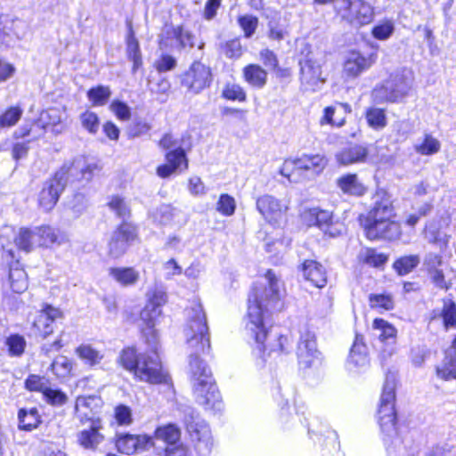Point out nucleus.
Returning a JSON list of instances; mask_svg holds the SVG:
<instances>
[{"label":"nucleus","instance_id":"nucleus-1","mask_svg":"<svg viewBox=\"0 0 456 456\" xmlns=\"http://www.w3.org/2000/svg\"><path fill=\"white\" fill-rule=\"evenodd\" d=\"M167 302V293L161 288H153L147 292L146 303L139 314V333L142 342L150 348L141 352L135 345H127L118 354V367L128 372L135 381L150 385H172V379L160 356L159 333L156 328L158 319L163 316L162 307Z\"/></svg>","mask_w":456,"mask_h":456},{"label":"nucleus","instance_id":"nucleus-2","mask_svg":"<svg viewBox=\"0 0 456 456\" xmlns=\"http://www.w3.org/2000/svg\"><path fill=\"white\" fill-rule=\"evenodd\" d=\"M267 285L252 284L247 298L246 326L249 337L255 342L261 357L273 354L281 355L291 351L294 339L289 334H273L265 325V319L273 312L285 308L283 300L285 288L280 287V280L273 270L267 269L264 274Z\"/></svg>","mask_w":456,"mask_h":456},{"label":"nucleus","instance_id":"nucleus-3","mask_svg":"<svg viewBox=\"0 0 456 456\" xmlns=\"http://www.w3.org/2000/svg\"><path fill=\"white\" fill-rule=\"evenodd\" d=\"M185 312L187 319L184 331L187 344L192 350L189 365L193 393L206 410H214L222 403V396L210 369L200 358V354L208 353L211 349L207 314L197 299L190 302Z\"/></svg>","mask_w":456,"mask_h":456},{"label":"nucleus","instance_id":"nucleus-4","mask_svg":"<svg viewBox=\"0 0 456 456\" xmlns=\"http://www.w3.org/2000/svg\"><path fill=\"white\" fill-rule=\"evenodd\" d=\"M432 209V203H423L417 212L406 216L403 224L414 231L420 219L428 216ZM357 222L363 236L370 241L395 242L402 240L404 235L395 201L387 192L360 214Z\"/></svg>","mask_w":456,"mask_h":456},{"label":"nucleus","instance_id":"nucleus-5","mask_svg":"<svg viewBox=\"0 0 456 456\" xmlns=\"http://www.w3.org/2000/svg\"><path fill=\"white\" fill-rule=\"evenodd\" d=\"M397 385V373L388 370L385 374V380L377 411L378 424L380 431L387 437L398 435L399 431V419L395 408Z\"/></svg>","mask_w":456,"mask_h":456},{"label":"nucleus","instance_id":"nucleus-6","mask_svg":"<svg viewBox=\"0 0 456 456\" xmlns=\"http://www.w3.org/2000/svg\"><path fill=\"white\" fill-rule=\"evenodd\" d=\"M328 162L324 154L303 153L300 156L285 159L279 173L290 183H299L322 174Z\"/></svg>","mask_w":456,"mask_h":456},{"label":"nucleus","instance_id":"nucleus-7","mask_svg":"<svg viewBox=\"0 0 456 456\" xmlns=\"http://www.w3.org/2000/svg\"><path fill=\"white\" fill-rule=\"evenodd\" d=\"M76 169L77 167L74 161L64 163L44 182L37 196V206L43 212L48 213L54 208L66 187L67 180Z\"/></svg>","mask_w":456,"mask_h":456},{"label":"nucleus","instance_id":"nucleus-8","mask_svg":"<svg viewBox=\"0 0 456 456\" xmlns=\"http://www.w3.org/2000/svg\"><path fill=\"white\" fill-rule=\"evenodd\" d=\"M299 218L305 226L317 228L328 238L338 237L345 232V224L334 212L319 206L304 208L299 214Z\"/></svg>","mask_w":456,"mask_h":456},{"label":"nucleus","instance_id":"nucleus-9","mask_svg":"<svg viewBox=\"0 0 456 456\" xmlns=\"http://www.w3.org/2000/svg\"><path fill=\"white\" fill-rule=\"evenodd\" d=\"M180 86L191 95L209 89L214 82L213 69L200 60H194L179 76Z\"/></svg>","mask_w":456,"mask_h":456},{"label":"nucleus","instance_id":"nucleus-10","mask_svg":"<svg viewBox=\"0 0 456 456\" xmlns=\"http://www.w3.org/2000/svg\"><path fill=\"white\" fill-rule=\"evenodd\" d=\"M308 435L322 456H344L337 432L326 423L314 418L307 425Z\"/></svg>","mask_w":456,"mask_h":456},{"label":"nucleus","instance_id":"nucleus-11","mask_svg":"<svg viewBox=\"0 0 456 456\" xmlns=\"http://www.w3.org/2000/svg\"><path fill=\"white\" fill-rule=\"evenodd\" d=\"M139 240L138 225L130 220H122L116 225L108 240V255L112 258H118L126 253L129 246Z\"/></svg>","mask_w":456,"mask_h":456},{"label":"nucleus","instance_id":"nucleus-12","mask_svg":"<svg viewBox=\"0 0 456 456\" xmlns=\"http://www.w3.org/2000/svg\"><path fill=\"white\" fill-rule=\"evenodd\" d=\"M116 451L126 456H134L155 446L153 436L147 433L118 432L112 440Z\"/></svg>","mask_w":456,"mask_h":456},{"label":"nucleus","instance_id":"nucleus-13","mask_svg":"<svg viewBox=\"0 0 456 456\" xmlns=\"http://www.w3.org/2000/svg\"><path fill=\"white\" fill-rule=\"evenodd\" d=\"M0 263L8 269V281L12 291L16 294L26 291L28 287V274L15 251L2 246Z\"/></svg>","mask_w":456,"mask_h":456},{"label":"nucleus","instance_id":"nucleus-14","mask_svg":"<svg viewBox=\"0 0 456 456\" xmlns=\"http://www.w3.org/2000/svg\"><path fill=\"white\" fill-rule=\"evenodd\" d=\"M341 3L335 7V13L341 21L357 28L372 21L373 12L368 4L362 0H341Z\"/></svg>","mask_w":456,"mask_h":456},{"label":"nucleus","instance_id":"nucleus-15","mask_svg":"<svg viewBox=\"0 0 456 456\" xmlns=\"http://www.w3.org/2000/svg\"><path fill=\"white\" fill-rule=\"evenodd\" d=\"M63 318L64 314L59 307L44 303L30 322L31 336L42 340L47 339L54 332L55 322Z\"/></svg>","mask_w":456,"mask_h":456},{"label":"nucleus","instance_id":"nucleus-16","mask_svg":"<svg viewBox=\"0 0 456 456\" xmlns=\"http://www.w3.org/2000/svg\"><path fill=\"white\" fill-rule=\"evenodd\" d=\"M104 402L98 395H80L75 398L74 417L81 425H86L94 420H102L98 413L101 411Z\"/></svg>","mask_w":456,"mask_h":456},{"label":"nucleus","instance_id":"nucleus-17","mask_svg":"<svg viewBox=\"0 0 456 456\" xmlns=\"http://www.w3.org/2000/svg\"><path fill=\"white\" fill-rule=\"evenodd\" d=\"M256 207L265 221L273 226H277L285 220L289 210L286 202L270 194L259 196L256 200Z\"/></svg>","mask_w":456,"mask_h":456},{"label":"nucleus","instance_id":"nucleus-18","mask_svg":"<svg viewBox=\"0 0 456 456\" xmlns=\"http://www.w3.org/2000/svg\"><path fill=\"white\" fill-rule=\"evenodd\" d=\"M165 162L156 167L159 177L166 179L175 173H183L189 169V158L187 151L181 146H177L166 151Z\"/></svg>","mask_w":456,"mask_h":456},{"label":"nucleus","instance_id":"nucleus-19","mask_svg":"<svg viewBox=\"0 0 456 456\" xmlns=\"http://www.w3.org/2000/svg\"><path fill=\"white\" fill-rule=\"evenodd\" d=\"M377 53H363L351 50L343 63V73L349 78H355L369 69L377 61Z\"/></svg>","mask_w":456,"mask_h":456},{"label":"nucleus","instance_id":"nucleus-20","mask_svg":"<svg viewBox=\"0 0 456 456\" xmlns=\"http://www.w3.org/2000/svg\"><path fill=\"white\" fill-rule=\"evenodd\" d=\"M299 80L305 90L316 91L319 85L325 82V78L322 77V65L313 59H305L300 61Z\"/></svg>","mask_w":456,"mask_h":456},{"label":"nucleus","instance_id":"nucleus-21","mask_svg":"<svg viewBox=\"0 0 456 456\" xmlns=\"http://www.w3.org/2000/svg\"><path fill=\"white\" fill-rule=\"evenodd\" d=\"M297 362L299 368L306 370L312 368L318 360L316 338L314 333L306 331L301 335L297 345Z\"/></svg>","mask_w":456,"mask_h":456},{"label":"nucleus","instance_id":"nucleus-22","mask_svg":"<svg viewBox=\"0 0 456 456\" xmlns=\"http://www.w3.org/2000/svg\"><path fill=\"white\" fill-rule=\"evenodd\" d=\"M442 306L431 311L428 323L439 322L444 331L456 330V302L452 298H442Z\"/></svg>","mask_w":456,"mask_h":456},{"label":"nucleus","instance_id":"nucleus-23","mask_svg":"<svg viewBox=\"0 0 456 456\" xmlns=\"http://www.w3.org/2000/svg\"><path fill=\"white\" fill-rule=\"evenodd\" d=\"M185 428L197 451L200 452L210 449L212 445V436L210 428L205 421L191 418L186 423Z\"/></svg>","mask_w":456,"mask_h":456},{"label":"nucleus","instance_id":"nucleus-24","mask_svg":"<svg viewBox=\"0 0 456 456\" xmlns=\"http://www.w3.org/2000/svg\"><path fill=\"white\" fill-rule=\"evenodd\" d=\"M303 277L313 286L322 289L327 285L328 277L324 266L315 259H305L299 265Z\"/></svg>","mask_w":456,"mask_h":456},{"label":"nucleus","instance_id":"nucleus-25","mask_svg":"<svg viewBox=\"0 0 456 456\" xmlns=\"http://www.w3.org/2000/svg\"><path fill=\"white\" fill-rule=\"evenodd\" d=\"M351 112L352 107L349 103L336 102L334 105L324 108L320 124L341 127L346 124V118Z\"/></svg>","mask_w":456,"mask_h":456},{"label":"nucleus","instance_id":"nucleus-26","mask_svg":"<svg viewBox=\"0 0 456 456\" xmlns=\"http://www.w3.org/2000/svg\"><path fill=\"white\" fill-rule=\"evenodd\" d=\"M442 264V256L434 254L426 260V271L430 281L436 288L447 291L452 288V282L446 279L444 270L439 268Z\"/></svg>","mask_w":456,"mask_h":456},{"label":"nucleus","instance_id":"nucleus-27","mask_svg":"<svg viewBox=\"0 0 456 456\" xmlns=\"http://www.w3.org/2000/svg\"><path fill=\"white\" fill-rule=\"evenodd\" d=\"M126 53L127 59L133 62L132 71L135 73L142 66V57L140 43L136 37L133 20L131 19L126 20Z\"/></svg>","mask_w":456,"mask_h":456},{"label":"nucleus","instance_id":"nucleus-28","mask_svg":"<svg viewBox=\"0 0 456 456\" xmlns=\"http://www.w3.org/2000/svg\"><path fill=\"white\" fill-rule=\"evenodd\" d=\"M369 149L364 144L349 142L336 155L337 161L345 166L364 163L369 159Z\"/></svg>","mask_w":456,"mask_h":456},{"label":"nucleus","instance_id":"nucleus-29","mask_svg":"<svg viewBox=\"0 0 456 456\" xmlns=\"http://www.w3.org/2000/svg\"><path fill=\"white\" fill-rule=\"evenodd\" d=\"M88 424V428L77 433V442L86 450H95L104 439V436L101 433L102 420H94V422H89Z\"/></svg>","mask_w":456,"mask_h":456},{"label":"nucleus","instance_id":"nucleus-30","mask_svg":"<svg viewBox=\"0 0 456 456\" xmlns=\"http://www.w3.org/2000/svg\"><path fill=\"white\" fill-rule=\"evenodd\" d=\"M243 81L252 89H263L268 83V71L258 63H248L241 69Z\"/></svg>","mask_w":456,"mask_h":456},{"label":"nucleus","instance_id":"nucleus-31","mask_svg":"<svg viewBox=\"0 0 456 456\" xmlns=\"http://www.w3.org/2000/svg\"><path fill=\"white\" fill-rule=\"evenodd\" d=\"M17 419L18 429L24 432H32L43 424V416L37 406L20 408L17 411Z\"/></svg>","mask_w":456,"mask_h":456},{"label":"nucleus","instance_id":"nucleus-32","mask_svg":"<svg viewBox=\"0 0 456 456\" xmlns=\"http://www.w3.org/2000/svg\"><path fill=\"white\" fill-rule=\"evenodd\" d=\"M337 186L344 194L356 198L364 196L368 191V187L360 181L358 175L355 173L340 175L337 179Z\"/></svg>","mask_w":456,"mask_h":456},{"label":"nucleus","instance_id":"nucleus-33","mask_svg":"<svg viewBox=\"0 0 456 456\" xmlns=\"http://www.w3.org/2000/svg\"><path fill=\"white\" fill-rule=\"evenodd\" d=\"M109 275L120 286L130 287L137 283L140 278L138 271L132 266H113L108 270Z\"/></svg>","mask_w":456,"mask_h":456},{"label":"nucleus","instance_id":"nucleus-34","mask_svg":"<svg viewBox=\"0 0 456 456\" xmlns=\"http://www.w3.org/2000/svg\"><path fill=\"white\" fill-rule=\"evenodd\" d=\"M34 232L35 236L37 237V246L41 248L61 244L62 240V234L60 230L48 224L35 227Z\"/></svg>","mask_w":456,"mask_h":456},{"label":"nucleus","instance_id":"nucleus-35","mask_svg":"<svg viewBox=\"0 0 456 456\" xmlns=\"http://www.w3.org/2000/svg\"><path fill=\"white\" fill-rule=\"evenodd\" d=\"M46 132V128L37 117L24 123L18 131L14 132L13 137L15 139L30 137L29 141H37L44 137Z\"/></svg>","mask_w":456,"mask_h":456},{"label":"nucleus","instance_id":"nucleus-36","mask_svg":"<svg viewBox=\"0 0 456 456\" xmlns=\"http://www.w3.org/2000/svg\"><path fill=\"white\" fill-rule=\"evenodd\" d=\"M389 259V255L379 252L376 248H366L358 256L359 264L376 269H383Z\"/></svg>","mask_w":456,"mask_h":456},{"label":"nucleus","instance_id":"nucleus-37","mask_svg":"<svg viewBox=\"0 0 456 456\" xmlns=\"http://www.w3.org/2000/svg\"><path fill=\"white\" fill-rule=\"evenodd\" d=\"M154 438L162 441L165 445L175 444L182 442V432L177 425L174 423H167L165 425L158 426L151 435Z\"/></svg>","mask_w":456,"mask_h":456},{"label":"nucleus","instance_id":"nucleus-38","mask_svg":"<svg viewBox=\"0 0 456 456\" xmlns=\"http://www.w3.org/2000/svg\"><path fill=\"white\" fill-rule=\"evenodd\" d=\"M348 360L354 366H363L369 363L368 348L362 335H355L350 348Z\"/></svg>","mask_w":456,"mask_h":456},{"label":"nucleus","instance_id":"nucleus-39","mask_svg":"<svg viewBox=\"0 0 456 456\" xmlns=\"http://www.w3.org/2000/svg\"><path fill=\"white\" fill-rule=\"evenodd\" d=\"M368 303L370 309L379 313L390 312L395 309V301L393 294L388 291L370 293L368 296Z\"/></svg>","mask_w":456,"mask_h":456},{"label":"nucleus","instance_id":"nucleus-40","mask_svg":"<svg viewBox=\"0 0 456 456\" xmlns=\"http://www.w3.org/2000/svg\"><path fill=\"white\" fill-rule=\"evenodd\" d=\"M52 373L60 381H66L74 376V362L67 356L54 359L49 367Z\"/></svg>","mask_w":456,"mask_h":456},{"label":"nucleus","instance_id":"nucleus-41","mask_svg":"<svg viewBox=\"0 0 456 456\" xmlns=\"http://www.w3.org/2000/svg\"><path fill=\"white\" fill-rule=\"evenodd\" d=\"M420 263L417 254L403 255L395 259L392 268L398 276H405L413 272Z\"/></svg>","mask_w":456,"mask_h":456},{"label":"nucleus","instance_id":"nucleus-42","mask_svg":"<svg viewBox=\"0 0 456 456\" xmlns=\"http://www.w3.org/2000/svg\"><path fill=\"white\" fill-rule=\"evenodd\" d=\"M435 374L442 381L456 379V355L445 354L442 362L435 366Z\"/></svg>","mask_w":456,"mask_h":456},{"label":"nucleus","instance_id":"nucleus-43","mask_svg":"<svg viewBox=\"0 0 456 456\" xmlns=\"http://www.w3.org/2000/svg\"><path fill=\"white\" fill-rule=\"evenodd\" d=\"M4 344L10 357L20 358L26 352L27 341L24 336L20 333H12L8 335L5 338Z\"/></svg>","mask_w":456,"mask_h":456},{"label":"nucleus","instance_id":"nucleus-44","mask_svg":"<svg viewBox=\"0 0 456 456\" xmlns=\"http://www.w3.org/2000/svg\"><path fill=\"white\" fill-rule=\"evenodd\" d=\"M107 207L113 212L117 218L122 220H129L132 216V209L130 205L124 197L114 194L109 198Z\"/></svg>","mask_w":456,"mask_h":456},{"label":"nucleus","instance_id":"nucleus-45","mask_svg":"<svg viewBox=\"0 0 456 456\" xmlns=\"http://www.w3.org/2000/svg\"><path fill=\"white\" fill-rule=\"evenodd\" d=\"M364 118L367 125L377 131L387 126V112L384 108L369 107L365 110Z\"/></svg>","mask_w":456,"mask_h":456},{"label":"nucleus","instance_id":"nucleus-46","mask_svg":"<svg viewBox=\"0 0 456 456\" xmlns=\"http://www.w3.org/2000/svg\"><path fill=\"white\" fill-rule=\"evenodd\" d=\"M34 230L28 227H20L13 238V243L19 251L28 254L35 248Z\"/></svg>","mask_w":456,"mask_h":456},{"label":"nucleus","instance_id":"nucleus-47","mask_svg":"<svg viewBox=\"0 0 456 456\" xmlns=\"http://www.w3.org/2000/svg\"><path fill=\"white\" fill-rule=\"evenodd\" d=\"M23 108L20 104L6 107L0 113V129L11 128L21 119Z\"/></svg>","mask_w":456,"mask_h":456},{"label":"nucleus","instance_id":"nucleus-48","mask_svg":"<svg viewBox=\"0 0 456 456\" xmlns=\"http://www.w3.org/2000/svg\"><path fill=\"white\" fill-rule=\"evenodd\" d=\"M112 419L117 427L128 428L134 423L133 410L125 403H118L113 408Z\"/></svg>","mask_w":456,"mask_h":456},{"label":"nucleus","instance_id":"nucleus-49","mask_svg":"<svg viewBox=\"0 0 456 456\" xmlns=\"http://www.w3.org/2000/svg\"><path fill=\"white\" fill-rule=\"evenodd\" d=\"M75 353L80 360L91 367L99 364L103 359V354L91 345L82 344L75 349Z\"/></svg>","mask_w":456,"mask_h":456},{"label":"nucleus","instance_id":"nucleus-50","mask_svg":"<svg viewBox=\"0 0 456 456\" xmlns=\"http://www.w3.org/2000/svg\"><path fill=\"white\" fill-rule=\"evenodd\" d=\"M372 328L380 331L379 339L383 343L387 342L388 340L395 341L397 338L396 328L383 318H374L372 321Z\"/></svg>","mask_w":456,"mask_h":456},{"label":"nucleus","instance_id":"nucleus-51","mask_svg":"<svg viewBox=\"0 0 456 456\" xmlns=\"http://www.w3.org/2000/svg\"><path fill=\"white\" fill-rule=\"evenodd\" d=\"M110 88L108 86L102 85L93 86L86 92V96L94 107L105 105L110 100Z\"/></svg>","mask_w":456,"mask_h":456},{"label":"nucleus","instance_id":"nucleus-52","mask_svg":"<svg viewBox=\"0 0 456 456\" xmlns=\"http://www.w3.org/2000/svg\"><path fill=\"white\" fill-rule=\"evenodd\" d=\"M221 97L225 101L245 102L248 94L240 84L226 83L222 89Z\"/></svg>","mask_w":456,"mask_h":456},{"label":"nucleus","instance_id":"nucleus-53","mask_svg":"<svg viewBox=\"0 0 456 456\" xmlns=\"http://www.w3.org/2000/svg\"><path fill=\"white\" fill-rule=\"evenodd\" d=\"M69 344V334L61 330L52 342L42 345L40 350L44 355L50 356L53 354L60 353Z\"/></svg>","mask_w":456,"mask_h":456},{"label":"nucleus","instance_id":"nucleus-54","mask_svg":"<svg viewBox=\"0 0 456 456\" xmlns=\"http://www.w3.org/2000/svg\"><path fill=\"white\" fill-rule=\"evenodd\" d=\"M49 379L38 374H28L24 380V387L30 393H40L42 395L49 387Z\"/></svg>","mask_w":456,"mask_h":456},{"label":"nucleus","instance_id":"nucleus-55","mask_svg":"<svg viewBox=\"0 0 456 456\" xmlns=\"http://www.w3.org/2000/svg\"><path fill=\"white\" fill-rule=\"evenodd\" d=\"M152 126L144 118H135L126 127V135L129 139H134L150 134Z\"/></svg>","mask_w":456,"mask_h":456},{"label":"nucleus","instance_id":"nucleus-56","mask_svg":"<svg viewBox=\"0 0 456 456\" xmlns=\"http://www.w3.org/2000/svg\"><path fill=\"white\" fill-rule=\"evenodd\" d=\"M415 151L423 156L437 153L441 149L440 142L429 134L423 136L420 143L415 145Z\"/></svg>","mask_w":456,"mask_h":456},{"label":"nucleus","instance_id":"nucleus-57","mask_svg":"<svg viewBox=\"0 0 456 456\" xmlns=\"http://www.w3.org/2000/svg\"><path fill=\"white\" fill-rule=\"evenodd\" d=\"M171 32L180 48H192L194 46V35L191 31L184 29L183 25L172 27Z\"/></svg>","mask_w":456,"mask_h":456},{"label":"nucleus","instance_id":"nucleus-58","mask_svg":"<svg viewBox=\"0 0 456 456\" xmlns=\"http://www.w3.org/2000/svg\"><path fill=\"white\" fill-rule=\"evenodd\" d=\"M221 51L226 58L231 60L240 59L244 53L243 46L239 37L225 41L221 45Z\"/></svg>","mask_w":456,"mask_h":456},{"label":"nucleus","instance_id":"nucleus-59","mask_svg":"<svg viewBox=\"0 0 456 456\" xmlns=\"http://www.w3.org/2000/svg\"><path fill=\"white\" fill-rule=\"evenodd\" d=\"M237 22L243 32V37L249 38L255 34L258 27L259 20L258 18L255 15L244 14L240 15L237 18Z\"/></svg>","mask_w":456,"mask_h":456},{"label":"nucleus","instance_id":"nucleus-60","mask_svg":"<svg viewBox=\"0 0 456 456\" xmlns=\"http://www.w3.org/2000/svg\"><path fill=\"white\" fill-rule=\"evenodd\" d=\"M43 399L53 407H61L67 403L68 395L61 389L49 387L43 394Z\"/></svg>","mask_w":456,"mask_h":456},{"label":"nucleus","instance_id":"nucleus-61","mask_svg":"<svg viewBox=\"0 0 456 456\" xmlns=\"http://www.w3.org/2000/svg\"><path fill=\"white\" fill-rule=\"evenodd\" d=\"M38 118L44 124L46 130L54 129L57 126L61 124L60 112L54 108L42 110L38 115Z\"/></svg>","mask_w":456,"mask_h":456},{"label":"nucleus","instance_id":"nucleus-62","mask_svg":"<svg viewBox=\"0 0 456 456\" xmlns=\"http://www.w3.org/2000/svg\"><path fill=\"white\" fill-rule=\"evenodd\" d=\"M216 210L224 216H231L236 209V202L232 196L222 193L216 202Z\"/></svg>","mask_w":456,"mask_h":456},{"label":"nucleus","instance_id":"nucleus-63","mask_svg":"<svg viewBox=\"0 0 456 456\" xmlns=\"http://www.w3.org/2000/svg\"><path fill=\"white\" fill-rule=\"evenodd\" d=\"M156 456H190V448L183 442L165 445L155 453Z\"/></svg>","mask_w":456,"mask_h":456},{"label":"nucleus","instance_id":"nucleus-64","mask_svg":"<svg viewBox=\"0 0 456 456\" xmlns=\"http://www.w3.org/2000/svg\"><path fill=\"white\" fill-rule=\"evenodd\" d=\"M82 126L90 134H95L98 132L100 120L97 114L92 110H85L80 115Z\"/></svg>","mask_w":456,"mask_h":456}]
</instances>
